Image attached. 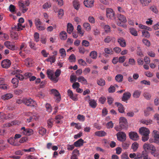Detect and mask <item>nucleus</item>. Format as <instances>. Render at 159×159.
Masks as SVG:
<instances>
[{
  "label": "nucleus",
  "mask_w": 159,
  "mask_h": 159,
  "mask_svg": "<svg viewBox=\"0 0 159 159\" xmlns=\"http://www.w3.org/2000/svg\"><path fill=\"white\" fill-rule=\"evenodd\" d=\"M12 83L14 84V86L15 88L17 87L18 86L19 80L17 78H13L11 80Z\"/></svg>",
  "instance_id": "nucleus-36"
},
{
  "label": "nucleus",
  "mask_w": 159,
  "mask_h": 159,
  "mask_svg": "<svg viewBox=\"0 0 159 159\" xmlns=\"http://www.w3.org/2000/svg\"><path fill=\"white\" fill-rule=\"evenodd\" d=\"M59 52L61 57H64L66 56V51L64 48H62L59 50Z\"/></svg>",
  "instance_id": "nucleus-48"
},
{
  "label": "nucleus",
  "mask_w": 159,
  "mask_h": 159,
  "mask_svg": "<svg viewBox=\"0 0 159 159\" xmlns=\"http://www.w3.org/2000/svg\"><path fill=\"white\" fill-rule=\"evenodd\" d=\"M74 27L72 24L70 23L67 24V32L68 33L70 34L73 31Z\"/></svg>",
  "instance_id": "nucleus-27"
},
{
  "label": "nucleus",
  "mask_w": 159,
  "mask_h": 159,
  "mask_svg": "<svg viewBox=\"0 0 159 159\" xmlns=\"http://www.w3.org/2000/svg\"><path fill=\"white\" fill-rule=\"evenodd\" d=\"M46 131L47 130L45 128L43 127H41L39 128V133L42 136H43L46 134Z\"/></svg>",
  "instance_id": "nucleus-33"
},
{
  "label": "nucleus",
  "mask_w": 159,
  "mask_h": 159,
  "mask_svg": "<svg viewBox=\"0 0 159 159\" xmlns=\"http://www.w3.org/2000/svg\"><path fill=\"white\" fill-rule=\"evenodd\" d=\"M95 135L99 137H102L107 135V133L104 131L100 130L96 131L94 133Z\"/></svg>",
  "instance_id": "nucleus-20"
},
{
  "label": "nucleus",
  "mask_w": 159,
  "mask_h": 159,
  "mask_svg": "<svg viewBox=\"0 0 159 159\" xmlns=\"http://www.w3.org/2000/svg\"><path fill=\"white\" fill-rule=\"evenodd\" d=\"M139 133L142 135H149L150 133L149 129L145 127H141L139 129Z\"/></svg>",
  "instance_id": "nucleus-10"
},
{
  "label": "nucleus",
  "mask_w": 159,
  "mask_h": 159,
  "mask_svg": "<svg viewBox=\"0 0 159 159\" xmlns=\"http://www.w3.org/2000/svg\"><path fill=\"white\" fill-rule=\"evenodd\" d=\"M52 94H53L55 96L58 95H60V93L56 89H52L51 90Z\"/></svg>",
  "instance_id": "nucleus-47"
},
{
  "label": "nucleus",
  "mask_w": 159,
  "mask_h": 159,
  "mask_svg": "<svg viewBox=\"0 0 159 159\" xmlns=\"http://www.w3.org/2000/svg\"><path fill=\"white\" fill-rule=\"evenodd\" d=\"M152 122V120L150 119L146 120H143L142 121V123L143 124H145L147 125H148L151 124Z\"/></svg>",
  "instance_id": "nucleus-53"
},
{
  "label": "nucleus",
  "mask_w": 159,
  "mask_h": 159,
  "mask_svg": "<svg viewBox=\"0 0 159 159\" xmlns=\"http://www.w3.org/2000/svg\"><path fill=\"white\" fill-rule=\"evenodd\" d=\"M73 5L75 9L78 10L80 7L79 2L77 0H74L73 2Z\"/></svg>",
  "instance_id": "nucleus-29"
},
{
  "label": "nucleus",
  "mask_w": 159,
  "mask_h": 159,
  "mask_svg": "<svg viewBox=\"0 0 159 159\" xmlns=\"http://www.w3.org/2000/svg\"><path fill=\"white\" fill-rule=\"evenodd\" d=\"M60 36L61 40H65L67 39V34L65 31H62L60 33Z\"/></svg>",
  "instance_id": "nucleus-30"
},
{
  "label": "nucleus",
  "mask_w": 159,
  "mask_h": 159,
  "mask_svg": "<svg viewBox=\"0 0 159 159\" xmlns=\"http://www.w3.org/2000/svg\"><path fill=\"white\" fill-rule=\"evenodd\" d=\"M118 140L121 142H125L126 139V135L123 132H118L116 134Z\"/></svg>",
  "instance_id": "nucleus-8"
},
{
  "label": "nucleus",
  "mask_w": 159,
  "mask_h": 159,
  "mask_svg": "<svg viewBox=\"0 0 159 159\" xmlns=\"http://www.w3.org/2000/svg\"><path fill=\"white\" fill-rule=\"evenodd\" d=\"M21 132L25 135L30 136L34 133L33 129H26L24 127H22L20 129Z\"/></svg>",
  "instance_id": "nucleus-3"
},
{
  "label": "nucleus",
  "mask_w": 159,
  "mask_h": 159,
  "mask_svg": "<svg viewBox=\"0 0 159 159\" xmlns=\"http://www.w3.org/2000/svg\"><path fill=\"white\" fill-rule=\"evenodd\" d=\"M35 24L36 27L41 25V22L39 19H36L35 20Z\"/></svg>",
  "instance_id": "nucleus-60"
},
{
  "label": "nucleus",
  "mask_w": 159,
  "mask_h": 159,
  "mask_svg": "<svg viewBox=\"0 0 159 159\" xmlns=\"http://www.w3.org/2000/svg\"><path fill=\"white\" fill-rule=\"evenodd\" d=\"M77 118L80 121H84L85 120V117L84 116L80 114L77 116Z\"/></svg>",
  "instance_id": "nucleus-56"
},
{
  "label": "nucleus",
  "mask_w": 159,
  "mask_h": 159,
  "mask_svg": "<svg viewBox=\"0 0 159 159\" xmlns=\"http://www.w3.org/2000/svg\"><path fill=\"white\" fill-rule=\"evenodd\" d=\"M115 105L117 106L118 107V110L119 112L121 113H123L125 111V109L123 106L120 103L116 102L115 103Z\"/></svg>",
  "instance_id": "nucleus-16"
},
{
  "label": "nucleus",
  "mask_w": 159,
  "mask_h": 159,
  "mask_svg": "<svg viewBox=\"0 0 159 159\" xmlns=\"http://www.w3.org/2000/svg\"><path fill=\"white\" fill-rule=\"evenodd\" d=\"M141 91L137 90L134 91L133 94V97L136 98H139L141 94Z\"/></svg>",
  "instance_id": "nucleus-34"
},
{
  "label": "nucleus",
  "mask_w": 159,
  "mask_h": 159,
  "mask_svg": "<svg viewBox=\"0 0 159 159\" xmlns=\"http://www.w3.org/2000/svg\"><path fill=\"white\" fill-rule=\"evenodd\" d=\"M18 4L20 10L21 11L22 13H24L26 12L28 10L27 6L24 4V2H23L22 1H19Z\"/></svg>",
  "instance_id": "nucleus-6"
},
{
  "label": "nucleus",
  "mask_w": 159,
  "mask_h": 159,
  "mask_svg": "<svg viewBox=\"0 0 159 159\" xmlns=\"http://www.w3.org/2000/svg\"><path fill=\"white\" fill-rule=\"evenodd\" d=\"M48 78L50 80L53 81V79L54 78V72L53 71L50 69H48L46 72Z\"/></svg>",
  "instance_id": "nucleus-15"
},
{
  "label": "nucleus",
  "mask_w": 159,
  "mask_h": 159,
  "mask_svg": "<svg viewBox=\"0 0 159 159\" xmlns=\"http://www.w3.org/2000/svg\"><path fill=\"white\" fill-rule=\"evenodd\" d=\"M117 17L118 20L122 22L125 23L127 21L126 17L122 15L118 14Z\"/></svg>",
  "instance_id": "nucleus-26"
},
{
  "label": "nucleus",
  "mask_w": 159,
  "mask_h": 159,
  "mask_svg": "<svg viewBox=\"0 0 159 159\" xmlns=\"http://www.w3.org/2000/svg\"><path fill=\"white\" fill-rule=\"evenodd\" d=\"M84 28L87 31H89L91 30V27L90 24L88 23H84L83 24Z\"/></svg>",
  "instance_id": "nucleus-37"
},
{
  "label": "nucleus",
  "mask_w": 159,
  "mask_h": 159,
  "mask_svg": "<svg viewBox=\"0 0 159 159\" xmlns=\"http://www.w3.org/2000/svg\"><path fill=\"white\" fill-rule=\"evenodd\" d=\"M143 42L145 45L146 46L149 47L150 45V42L149 40H148L144 39H143Z\"/></svg>",
  "instance_id": "nucleus-44"
},
{
  "label": "nucleus",
  "mask_w": 159,
  "mask_h": 159,
  "mask_svg": "<svg viewBox=\"0 0 159 159\" xmlns=\"http://www.w3.org/2000/svg\"><path fill=\"white\" fill-rule=\"evenodd\" d=\"M111 40V38L109 36H108L104 39V41L106 43H109Z\"/></svg>",
  "instance_id": "nucleus-63"
},
{
  "label": "nucleus",
  "mask_w": 159,
  "mask_h": 159,
  "mask_svg": "<svg viewBox=\"0 0 159 159\" xmlns=\"http://www.w3.org/2000/svg\"><path fill=\"white\" fill-rule=\"evenodd\" d=\"M15 6L12 4H11L9 7V11L11 12H15Z\"/></svg>",
  "instance_id": "nucleus-57"
},
{
  "label": "nucleus",
  "mask_w": 159,
  "mask_h": 159,
  "mask_svg": "<svg viewBox=\"0 0 159 159\" xmlns=\"http://www.w3.org/2000/svg\"><path fill=\"white\" fill-rule=\"evenodd\" d=\"M13 97V95L11 93H7L3 95L2 96L1 98L2 99L5 100H8L11 98Z\"/></svg>",
  "instance_id": "nucleus-24"
},
{
  "label": "nucleus",
  "mask_w": 159,
  "mask_h": 159,
  "mask_svg": "<svg viewBox=\"0 0 159 159\" xmlns=\"http://www.w3.org/2000/svg\"><path fill=\"white\" fill-rule=\"evenodd\" d=\"M123 75L120 74L117 75L115 77L116 81L118 82H121L123 80Z\"/></svg>",
  "instance_id": "nucleus-31"
},
{
  "label": "nucleus",
  "mask_w": 159,
  "mask_h": 159,
  "mask_svg": "<svg viewBox=\"0 0 159 159\" xmlns=\"http://www.w3.org/2000/svg\"><path fill=\"white\" fill-rule=\"evenodd\" d=\"M61 70L59 69H57L56 70L54 73L55 76H54V78L53 79V82L56 83L57 82L58 80V77L61 74Z\"/></svg>",
  "instance_id": "nucleus-12"
},
{
  "label": "nucleus",
  "mask_w": 159,
  "mask_h": 159,
  "mask_svg": "<svg viewBox=\"0 0 159 159\" xmlns=\"http://www.w3.org/2000/svg\"><path fill=\"white\" fill-rule=\"evenodd\" d=\"M11 61L8 59H5L2 61L1 65L2 67L4 68H8L10 66Z\"/></svg>",
  "instance_id": "nucleus-7"
},
{
  "label": "nucleus",
  "mask_w": 159,
  "mask_h": 159,
  "mask_svg": "<svg viewBox=\"0 0 159 159\" xmlns=\"http://www.w3.org/2000/svg\"><path fill=\"white\" fill-rule=\"evenodd\" d=\"M143 6H148L151 2L152 0H139Z\"/></svg>",
  "instance_id": "nucleus-28"
},
{
  "label": "nucleus",
  "mask_w": 159,
  "mask_h": 159,
  "mask_svg": "<svg viewBox=\"0 0 159 159\" xmlns=\"http://www.w3.org/2000/svg\"><path fill=\"white\" fill-rule=\"evenodd\" d=\"M139 147V144L136 142H134L131 146V148L134 152H136Z\"/></svg>",
  "instance_id": "nucleus-32"
},
{
  "label": "nucleus",
  "mask_w": 159,
  "mask_h": 159,
  "mask_svg": "<svg viewBox=\"0 0 159 159\" xmlns=\"http://www.w3.org/2000/svg\"><path fill=\"white\" fill-rule=\"evenodd\" d=\"M117 41L120 45L123 47H125L126 46V43L123 38H120L118 39Z\"/></svg>",
  "instance_id": "nucleus-18"
},
{
  "label": "nucleus",
  "mask_w": 159,
  "mask_h": 159,
  "mask_svg": "<svg viewBox=\"0 0 159 159\" xmlns=\"http://www.w3.org/2000/svg\"><path fill=\"white\" fill-rule=\"evenodd\" d=\"M45 107L47 111L48 112H50L52 110V107L50 105L49 103H46L45 105Z\"/></svg>",
  "instance_id": "nucleus-54"
},
{
  "label": "nucleus",
  "mask_w": 159,
  "mask_h": 159,
  "mask_svg": "<svg viewBox=\"0 0 159 159\" xmlns=\"http://www.w3.org/2000/svg\"><path fill=\"white\" fill-rule=\"evenodd\" d=\"M104 50L105 53L104 54V56L106 57L108 56V55H107V54L109 55H112L113 53V51L111 48H105Z\"/></svg>",
  "instance_id": "nucleus-19"
},
{
  "label": "nucleus",
  "mask_w": 159,
  "mask_h": 159,
  "mask_svg": "<svg viewBox=\"0 0 159 159\" xmlns=\"http://www.w3.org/2000/svg\"><path fill=\"white\" fill-rule=\"evenodd\" d=\"M104 29L106 32L108 33L110 31V27L109 25H105L104 27Z\"/></svg>",
  "instance_id": "nucleus-61"
},
{
  "label": "nucleus",
  "mask_w": 159,
  "mask_h": 159,
  "mask_svg": "<svg viewBox=\"0 0 159 159\" xmlns=\"http://www.w3.org/2000/svg\"><path fill=\"white\" fill-rule=\"evenodd\" d=\"M23 102L28 106L36 107V102L31 98H24L23 99Z\"/></svg>",
  "instance_id": "nucleus-2"
},
{
  "label": "nucleus",
  "mask_w": 159,
  "mask_h": 159,
  "mask_svg": "<svg viewBox=\"0 0 159 159\" xmlns=\"http://www.w3.org/2000/svg\"><path fill=\"white\" fill-rule=\"evenodd\" d=\"M21 24L18 23L17 25H14L11 27V29L13 31H19L22 30L21 28Z\"/></svg>",
  "instance_id": "nucleus-22"
},
{
  "label": "nucleus",
  "mask_w": 159,
  "mask_h": 159,
  "mask_svg": "<svg viewBox=\"0 0 159 159\" xmlns=\"http://www.w3.org/2000/svg\"><path fill=\"white\" fill-rule=\"evenodd\" d=\"M29 44L30 48L32 49L35 50L37 49V48L35 46V43L32 41H30L29 42Z\"/></svg>",
  "instance_id": "nucleus-39"
},
{
  "label": "nucleus",
  "mask_w": 159,
  "mask_h": 159,
  "mask_svg": "<svg viewBox=\"0 0 159 159\" xmlns=\"http://www.w3.org/2000/svg\"><path fill=\"white\" fill-rule=\"evenodd\" d=\"M141 154L142 158L148 157V153L144 150L142 152Z\"/></svg>",
  "instance_id": "nucleus-50"
},
{
  "label": "nucleus",
  "mask_w": 159,
  "mask_h": 159,
  "mask_svg": "<svg viewBox=\"0 0 159 159\" xmlns=\"http://www.w3.org/2000/svg\"><path fill=\"white\" fill-rule=\"evenodd\" d=\"M125 57L124 56L120 57L118 58L119 62L121 63H123L125 60Z\"/></svg>",
  "instance_id": "nucleus-59"
},
{
  "label": "nucleus",
  "mask_w": 159,
  "mask_h": 159,
  "mask_svg": "<svg viewBox=\"0 0 159 159\" xmlns=\"http://www.w3.org/2000/svg\"><path fill=\"white\" fill-rule=\"evenodd\" d=\"M89 43L88 41L84 40L82 42V45L83 46H84L86 47H88L89 45Z\"/></svg>",
  "instance_id": "nucleus-45"
},
{
  "label": "nucleus",
  "mask_w": 159,
  "mask_h": 159,
  "mask_svg": "<svg viewBox=\"0 0 159 159\" xmlns=\"http://www.w3.org/2000/svg\"><path fill=\"white\" fill-rule=\"evenodd\" d=\"M4 45L7 48L12 51L14 50L15 49V46L10 41H5L4 43Z\"/></svg>",
  "instance_id": "nucleus-13"
},
{
  "label": "nucleus",
  "mask_w": 159,
  "mask_h": 159,
  "mask_svg": "<svg viewBox=\"0 0 159 159\" xmlns=\"http://www.w3.org/2000/svg\"><path fill=\"white\" fill-rule=\"evenodd\" d=\"M94 3V0H84V2L85 6L89 8L93 7Z\"/></svg>",
  "instance_id": "nucleus-14"
},
{
  "label": "nucleus",
  "mask_w": 159,
  "mask_h": 159,
  "mask_svg": "<svg viewBox=\"0 0 159 159\" xmlns=\"http://www.w3.org/2000/svg\"><path fill=\"white\" fill-rule=\"evenodd\" d=\"M75 146L74 144L73 145L68 144L67 145V149L69 151H71L74 149Z\"/></svg>",
  "instance_id": "nucleus-62"
},
{
  "label": "nucleus",
  "mask_w": 159,
  "mask_h": 159,
  "mask_svg": "<svg viewBox=\"0 0 159 159\" xmlns=\"http://www.w3.org/2000/svg\"><path fill=\"white\" fill-rule=\"evenodd\" d=\"M51 6V4L50 2L45 3L43 6V9H45L50 8Z\"/></svg>",
  "instance_id": "nucleus-43"
},
{
  "label": "nucleus",
  "mask_w": 159,
  "mask_h": 159,
  "mask_svg": "<svg viewBox=\"0 0 159 159\" xmlns=\"http://www.w3.org/2000/svg\"><path fill=\"white\" fill-rule=\"evenodd\" d=\"M89 104L91 107L93 108H95L97 106L96 101L94 99H91L89 102Z\"/></svg>",
  "instance_id": "nucleus-25"
},
{
  "label": "nucleus",
  "mask_w": 159,
  "mask_h": 159,
  "mask_svg": "<svg viewBox=\"0 0 159 159\" xmlns=\"http://www.w3.org/2000/svg\"><path fill=\"white\" fill-rule=\"evenodd\" d=\"M67 93L71 99L74 101H76L78 100V94H74L73 93L70 89H68L67 91Z\"/></svg>",
  "instance_id": "nucleus-9"
},
{
  "label": "nucleus",
  "mask_w": 159,
  "mask_h": 159,
  "mask_svg": "<svg viewBox=\"0 0 159 159\" xmlns=\"http://www.w3.org/2000/svg\"><path fill=\"white\" fill-rule=\"evenodd\" d=\"M129 136L130 139L136 141L139 139V136L137 133L135 132H131L129 133Z\"/></svg>",
  "instance_id": "nucleus-11"
},
{
  "label": "nucleus",
  "mask_w": 159,
  "mask_h": 159,
  "mask_svg": "<svg viewBox=\"0 0 159 159\" xmlns=\"http://www.w3.org/2000/svg\"><path fill=\"white\" fill-rule=\"evenodd\" d=\"M131 96V93L129 92L125 93L122 98V100L125 102L129 99Z\"/></svg>",
  "instance_id": "nucleus-17"
},
{
  "label": "nucleus",
  "mask_w": 159,
  "mask_h": 159,
  "mask_svg": "<svg viewBox=\"0 0 159 159\" xmlns=\"http://www.w3.org/2000/svg\"><path fill=\"white\" fill-rule=\"evenodd\" d=\"M11 35L12 38L16 39L18 37V34L17 32L13 31H11Z\"/></svg>",
  "instance_id": "nucleus-52"
},
{
  "label": "nucleus",
  "mask_w": 159,
  "mask_h": 159,
  "mask_svg": "<svg viewBox=\"0 0 159 159\" xmlns=\"http://www.w3.org/2000/svg\"><path fill=\"white\" fill-rule=\"evenodd\" d=\"M129 31L131 34L133 35L136 36L138 35V33L136 30L133 28H130Z\"/></svg>",
  "instance_id": "nucleus-40"
},
{
  "label": "nucleus",
  "mask_w": 159,
  "mask_h": 159,
  "mask_svg": "<svg viewBox=\"0 0 159 159\" xmlns=\"http://www.w3.org/2000/svg\"><path fill=\"white\" fill-rule=\"evenodd\" d=\"M7 141L8 142L11 144L14 145H16L14 142V140L12 138H10L8 139Z\"/></svg>",
  "instance_id": "nucleus-55"
},
{
  "label": "nucleus",
  "mask_w": 159,
  "mask_h": 159,
  "mask_svg": "<svg viewBox=\"0 0 159 159\" xmlns=\"http://www.w3.org/2000/svg\"><path fill=\"white\" fill-rule=\"evenodd\" d=\"M79 52L81 54H84L85 52V48L83 47H80L79 48Z\"/></svg>",
  "instance_id": "nucleus-58"
},
{
  "label": "nucleus",
  "mask_w": 159,
  "mask_h": 159,
  "mask_svg": "<svg viewBox=\"0 0 159 159\" xmlns=\"http://www.w3.org/2000/svg\"><path fill=\"white\" fill-rule=\"evenodd\" d=\"M142 36L147 38L150 37L149 33L147 30H143L142 31Z\"/></svg>",
  "instance_id": "nucleus-41"
},
{
  "label": "nucleus",
  "mask_w": 159,
  "mask_h": 159,
  "mask_svg": "<svg viewBox=\"0 0 159 159\" xmlns=\"http://www.w3.org/2000/svg\"><path fill=\"white\" fill-rule=\"evenodd\" d=\"M84 141L82 139H80L78 140L74 143V145L76 147H80L83 145Z\"/></svg>",
  "instance_id": "nucleus-21"
},
{
  "label": "nucleus",
  "mask_w": 159,
  "mask_h": 159,
  "mask_svg": "<svg viewBox=\"0 0 159 159\" xmlns=\"http://www.w3.org/2000/svg\"><path fill=\"white\" fill-rule=\"evenodd\" d=\"M106 15L108 18L114 20L115 18L114 12L111 8L107 9L106 10Z\"/></svg>",
  "instance_id": "nucleus-5"
},
{
  "label": "nucleus",
  "mask_w": 159,
  "mask_h": 159,
  "mask_svg": "<svg viewBox=\"0 0 159 159\" xmlns=\"http://www.w3.org/2000/svg\"><path fill=\"white\" fill-rule=\"evenodd\" d=\"M53 120L52 119H49L48 121V126L49 128H51L53 125Z\"/></svg>",
  "instance_id": "nucleus-49"
},
{
  "label": "nucleus",
  "mask_w": 159,
  "mask_h": 159,
  "mask_svg": "<svg viewBox=\"0 0 159 159\" xmlns=\"http://www.w3.org/2000/svg\"><path fill=\"white\" fill-rule=\"evenodd\" d=\"M78 81L84 84H87V80L83 76H80L78 78Z\"/></svg>",
  "instance_id": "nucleus-23"
},
{
  "label": "nucleus",
  "mask_w": 159,
  "mask_h": 159,
  "mask_svg": "<svg viewBox=\"0 0 159 159\" xmlns=\"http://www.w3.org/2000/svg\"><path fill=\"white\" fill-rule=\"evenodd\" d=\"M98 56V53L97 52L95 51H92L90 53V56L93 59H95L97 58Z\"/></svg>",
  "instance_id": "nucleus-38"
},
{
  "label": "nucleus",
  "mask_w": 159,
  "mask_h": 159,
  "mask_svg": "<svg viewBox=\"0 0 159 159\" xmlns=\"http://www.w3.org/2000/svg\"><path fill=\"white\" fill-rule=\"evenodd\" d=\"M120 127L121 129L126 128L127 126L126 119L124 117H121L119 119Z\"/></svg>",
  "instance_id": "nucleus-4"
},
{
  "label": "nucleus",
  "mask_w": 159,
  "mask_h": 159,
  "mask_svg": "<svg viewBox=\"0 0 159 159\" xmlns=\"http://www.w3.org/2000/svg\"><path fill=\"white\" fill-rule=\"evenodd\" d=\"M122 145L123 148L124 149H127L129 146V143L128 142H122Z\"/></svg>",
  "instance_id": "nucleus-42"
},
{
  "label": "nucleus",
  "mask_w": 159,
  "mask_h": 159,
  "mask_svg": "<svg viewBox=\"0 0 159 159\" xmlns=\"http://www.w3.org/2000/svg\"><path fill=\"white\" fill-rule=\"evenodd\" d=\"M97 83L99 85L103 86L105 85V81L104 79L101 78L97 80Z\"/></svg>",
  "instance_id": "nucleus-35"
},
{
  "label": "nucleus",
  "mask_w": 159,
  "mask_h": 159,
  "mask_svg": "<svg viewBox=\"0 0 159 159\" xmlns=\"http://www.w3.org/2000/svg\"><path fill=\"white\" fill-rule=\"evenodd\" d=\"M116 88L115 86L111 85L108 89V91L109 93H113L115 92Z\"/></svg>",
  "instance_id": "nucleus-51"
},
{
  "label": "nucleus",
  "mask_w": 159,
  "mask_h": 159,
  "mask_svg": "<svg viewBox=\"0 0 159 159\" xmlns=\"http://www.w3.org/2000/svg\"><path fill=\"white\" fill-rule=\"evenodd\" d=\"M34 41L36 42H38L39 41V34L37 32H35L34 34Z\"/></svg>",
  "instance_id": "nucleus-46"
},
{
  "label": "nucleus",
  "mask_w": 159,
  "mask_h": 159,
  "mask_svg": "<svg viewBox=\"0 0 159 159\" xmlns=\"http://www.w3.org/2000/svg\"><path fill=\"white\" fill-rule=\"evenodd\" d=\"M143 148L144 150L147 152L151 150V153L152 155H154V153L156 152V149L155 147L152 144L145 143L143 146Z\"/></svg>",
  "instance_id": "nucleus-1"
},
{
  "label": "nucleus",
  "mask_w": 159,
  "mask_h": 159,
  "mask_svg": "<svg viewBox=\"0 0 159 159\" xmlns=\"http://www.w3.org/2000/svg\"><path fill=\"white\" fill-rule=\"evenodd\" d=\"M121 159H129L128 155L126 153L123 154L121 156Z\"/></svg>",
  "instance_id": "nucleus-64"
}]
</instances>
